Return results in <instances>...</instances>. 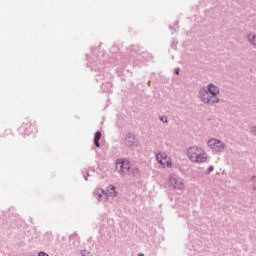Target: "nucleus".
<instances>
[{
    "label": "nucleus",
    "instance_id": "4",
    "mask_svg": "<svg viewBox=\"0 0 256 256\" xmlns=\"http://www.w3.org/2000/svg\"><path fill=\"white\" fill-rule=\"evenodd\" d=\"M156 160L161 165V167H171L173 163L171 162V158L167 156L164 152H160L156 154Z\"/></svg>",
    "mask_w": 256,
    "mask_h": 256
},
{
    "label": "nucleus",
    "instance_id": "8",
    "mask_svg": "<svg viewBox=\"0 0 256 256\" xmlns=\"http://www.w3.org/2000/svg\"><path fill=\"white\" fill-rule=\"evenodd\" d=\"M94 195L97 201H107V199H109V195L101 188L96 189Z\"/></svg>",
    "mask_w": 256,
    "mask_h": 256
},
{
    "label": "nucleus",
    "instance_id": "15",
    "mask_svg": "<svg viewBox=\"0 0 256 256\" xmlns=\"http://www.w3.org/2000/svg\"><path fill=\"white\" fill-rule=\"evenodd\" d=\"M38 256H49V254H47L45 252H40Z\"/></svg>",
    "mask_w": 256,
    "mask_h": 256
},
{
    "label": "nucleus",
    "instance_id": "14",
    "mask_svg": "<svg viewBox=\"0 0 256 256\" xmlns=\"http://www.w3.org/2000/svg\"><path fill=\"white\" fill-rule=\"evenodd\" d=\"M160 121H162L163 123H167V117H160Z\"/></svg>",
    "mask_w": 256,
    "mask_h": 256
},
{
    "label": "nucleus",
    "instance_id": "18",
    "mask_svg": "<svg viewBox=\"0 0 256 256\" xmlns=\"http://www.w3.org/2000/svg\"><path fill=\"white\" fill-rule=\"evenodd\" d=\"M138 256H144L143 254H138Z\"/></svg>",
    "mask_w": 256,
    "mask_h": 256
},
{
    "label": "nucleus",
    "instance_id": "17",
    "mask_svg": "<svg viewBox=\"0 0 256 256\" xmlns=\"http://www.w3.org/2000/svg\"><path fill=\"white\" fill-rule=\"evenodd\" d=\"M213 170V166H211L210 168H209V171H212Z\"/></svg>",
    "mask_w": 256,
    "mask_h": 256
},
{
    "label": "nucleus",
    "instance_id": "2",
    "mask_svg": "<svg viewBox=\"0 0 256 256\" xmlns=\"http://www.w3.org/2000/svg\"><path fill=\"white\" fill-rule=\"evenodd\" d=\"M116 169H118L121 175H133V177H135V175H139V169L132 168L131 162L127 159L117 160Z\"/></svg>",
    "mask_w": 256,
    "mask_h": 256
},
{
    "label": "nucleus",
    "instance_id": "11",
    "mask_svg": "<svg viewBox=\"0 0 256 256\" xmlns=\"http://www.w3.org/2000/svg\"><path fill=\"white\" fill-rule=\"evenodd\" d=\"M107 195L110 197H117V191L115 190V186L109 185L107 187Z\"/></svg>",
    "mask_w": 256,
    "mask_h": 256
},
{
    "label": "nucleus",
    "instance_id": "3",
    "mask_svg": "<svg viewBox=\"0 0 256 256\" xmlns=\"http://www.w3.org/2000/svg\"><path fill=\"white\" fill-rule=\"evenodd\" d=\"M23 135H37V125L31 124L30 122L23 123L19 129Z\"/></svg>",
    "mask_w": 256,
    "mask_h": 256
},
{
    "label": "nucleus",
    "instance_id": "16",
    "mask_svg": "<svg viewBox=\"0 0 256 256\" xmlns=\"http://www.w3.org/2000/svg\"><path fill=\"white\" fill-rule=\"evenodd\" d=\"M176 75H179V69L175 70Z\"/></svg>",
    "mask_w": 256,
    "mask_h": 256
},
{
    "label": "nucleus",
    "instance_id": "9",
    "mask_svg": "<svg viewBox=\"0 0 256 256\" xmlns=\"http://www.w3.org/2000/svg\"><path fill=\"white\" fill-rule=\"evenodd\" d=\"M208 91L212 94V96L217 97L219 95V88L213 84L208 85Z\"/></svg>",
    "mask_w": 256,
    "mask_h": 256
},
{
    "label": "nucleus",
    "instance_id": "12",
    "mask_svg": "<svg viewBox=\"0 0 256 256\" xmlns=\"http://www.w3.org/2000/svg\"><path fill=\"white\" fill-rule=\"evenodd\" d=\"M101 140V132H96L94 136V145L99 147V141Z\"/></svg>",
    "mask_w": 256,
    "mask_h": 256
},
{
    "label": "nucleus",
    "instance_id": "6",
    "mask_svg": "<svg viewBox=\"0 0 256 256\" xmlns=\"http://www.w3.org/2000/svg\"><path fill=\"white\" fill-rule=\"evenodd\" d=\"M201 99L203 103H219V98L218 97L211 98V96L209 95V92H207L206 90H203L201 92Z\"/></svg>",
    "mask_w": 256,
    "mask_h": 256
},
{
    "label": "nucleus",
    "instance_id": "1",
    "mask_svg": "<svg viewBox=\"0 0 256 256\" xmlns=\"http://www.w3.org/2000/svg\"><path fill=\"white\" fill-rule=\"evenodd\" d=\"M187 157L192 163H207L208 159L207 152L199 146H192L188 148Z\"/></svg>",
    "mask_w": 256,
    "mask_h": 256
},
{
    "label": "nucleus",
    "instance_id": "5",
    "mask_svg": "<svg viewBox=\"0 0 256 256\" xmlns=\"http://www.w3.org/2000/svg\"><path fill=\"white\" fill-rule=\"evenodd\" d=\"M208 147L215 151L216 153H221L225 149V144L218 139H210L208 141Z\"/></svg>",
    "mask_w": 256,
    "mask_h": 256
},
{
    "label": "nucleus",
    "instance_id": "10",
    "mask_svg": "<svg viewBox=\"0 0 256 256\" xmlns=\"http://www.w3.org/2000/svg\"><path fill=\"white\" fill-rule=\"evenodd\" d=\"M135 145V136L128 135L125 139V146L126 147H133Z\"/></svg>",
    "mask_w": 256,
    "mask_h": 256
},
{
    "label": "nucleus",
    "instance_id": "7",
    "mask_svg": "<svg viewBox=\"0 0 256 256\" xmlns=\"http://www.w3.org/2000/svg\"><path fill=\"white\" fill-rule=\"evenodd\" d=\"M169 181H170V185H172V187L174 189H180L181 190L185 187V184L183 183V180L181 178L171 176Z\"/></svg>",
    "mask_w": 256,
    "mask_h": 256
},
{
    "label": "nucleus",
    "instance_id": "13",
    "mask_svg": "<svg viewBox=\"0 0 256 256\" xmlns=\"http://www.w3.org/2000/svg\"><path fill=\"white\" fill-rule=\"evenodd\" d=\"M248 41H249V43H251V45H255V47H256V35L255 34H249Z\"/></svg>",
    "mask_w": 256,
    "mask_h": 256
}]
</instances>
